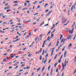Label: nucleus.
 <instances>
[{"mask_svg": "<svg viewBox=\"0 0 76 76\" xmlns=\"http://www.w3.org/2000/svg\"><path fill=\"white\" fill-rule=\"evenodd\" d=\"M62 23H65L66 22V18L64 17H63L62 18Z\"/></svg>", "mask_w": 76, "mask_h": 76, "instance_id": "obj_1", "label": "nucleus"}, {"mask_svg": "<svg viewBox=\"0 0 76 76\" xmlns=\"http://www.w3.org/2000/svg\"><path fill=\"white\" fill-rule=\"evenodd\" d=\"M54 48H53L52 49V51L50 55V57H51L53 55V53H54Z\"/></svg>", "mask_w": 76, "mask_h": 76, "instance_id": "obj_2", "label": "nucleus"}, {"mask_svg": "<svg viewBox=\"0 0 76 76\" xmlns=\"http://www.w3.org/2000/svg\"><path fill=\"white\" fill-rule=\"evenodd\" d=\"M72 37V36H71L70 35H69L68 37H67V39H70V38Z\"/></svg>", "mask_w": 76, "mask_h": 76, "instance_id": "obj_3", "label": "nucleus"}, {"mask_svg": "<svg viewBox=\"0 0 76 76\" xmlns=\"http://www.w3.org/2000/svg\"><path fill=\"white\" fill-rule=\"evenodd\" d=\"M66 60H67V59H66L65 60V61H64V66H65V67H66V65L67 64V63H66Z\"/></svg>", "mask_w": 76, "mask_h": 76, "instance_id": "obj_4", "label": "nucleus"}, {"mask_svg": "<svg viewBox=\"0 0 76 76\" xmlns=\"http://www.w3.org/2000/svg\"><path fill=\"white\" fill-rule=\"evenodd\" d=\"M42 36H43V35H42V34H41L40 35V36H39V38L40 41H41V39H42Z\"/></svg>", "mask_w": 76, "mask_h": 76, "instance_id": "obj_5", "label": "nucleus"}, {"mask_svg": "<svg viewBox=\"0 0 76 76\" xmlns=\"http://www.w3.org/2000/svg\"><path fill=\"white\" fill-rule=\"evenodd\" d=\"M10 7L9 6H8L7 7H6L5 8H4V10H6V9H10Z\"/></svg>", "mask_w": 76, "mask_h": 76, "instance_id": "obj_6", "label": "nucleus"}, {"mask_svg": "<svg viewBox=\"0 0 76 76\" xmlns=\"http://www.w3.org/2000/svg\"><path fill=\"white\" fill-rule=\"evenodd\" d=\"M69 23V21H68L67 22L66 24H65L64 25V26H66L67 24H68V23Z\"/></svg>", "mask_w": 76, "mask_h": 76, "instance_id": "obj_7", "label": "nucleus"}, {"mask_svg": "<svg viewBox=\"0 0 76 76\" xmlns=\"http://www.w3.org/2000/svg\"><path fill=\"white\" fill-rule=\"evenodd\" d=\"M19 62H17L15 63V64L14 65V66H17V65H18V64H19Z\"/></svg>", "mask_w": 76, "mask_h": 76, "instance_id": "obj_8", "label": "nucleus"}, {"mask_svg": "<svg viewBox=\"0 0 76 76\" xmlns=\"http://www.w3.org/2000/svg\"><path fill=\"white\" fill-rule=\"evenodd\" d=\"M62 42H63L64 43V39H62L60 43H62Z\"/></svg>", "mask_w": 76, "mask_h": 76, "instance_id": "obj_9", "label": "nucleus"}, {"mask_svg": "<svg viewBox=\"0 0 76 76\" xmlns=\"http://www.w3.org/2000/svg\"><path fill=\"white\" fill-rule=\"evenodd\" d=\"M44 53H45V50L44 49L43 50V52H42V56H43V55H44Z\"/></svg>", "mask_w": 76, "mask_h": 76, "instance_id": "obj_10", "label": "nucleus"}, {"mask_svg": "<svg viewBox=\"0 0 76 76\" xmlns=\"http://www.w3.org/2000/svg\"><path fill=\"white\" fill-rule=\"evenodd\" d=\"M58 44H59V41H58L57 42V44L56 45V47H57V46H58Z\"/></svg>", "mask_w": 76, "mask_h": 76, "instance_id": "obj_11", "label": "nucleus"}, {"mask_svg": "<svg viewBox=\"0 0 76 76\" xmlns=\"http://www.w3.org/2000/svg\"><path fill=\"white\" fill-rule=\"evenodd\" d=\"M51 68V65H50L49 67H48V70L49 71L50 70V68Z\"/></svg>", "mask_w": 76, "mask_h": 76, "instance_id": "obj_12", "label": "nucleus"}, {"mask_svg": "<svg viewBox=\"0 0 76 76\" xmlns=\"http://www.w3.org/2000/svg\"><path fill=\"white\" fill-rule=\"evenodd\" d=\"M6 61V58H4L3 59V61L4 62H5V61Z\"/></svg>", "mask_w": 76, "mask_h": 76, "instance_id": "obj_13", "label": "nucleus"}, {"mask_svg": "<svg viewBox=\"0 0 76 76\" xmlns=\"http://www.w3.org/2000/svg\"><path fill=\"white\" fill-rule=\"evenodd\" d=\"M51 30H50L49 31L48 33V34H47L48 36L49 34H50V33H51Z\"/></svg>", "mask_w": 76, "mask_h": 76, "instance_id": "obj_14", "label": "nucleus"}, {"mask_svg": "<svg viewBox=\"0 0 76 76\" xmlns=\"http://www.w3.org/2000/svg\"><path fill=\"white\" fill-rule=\"evenodd\" d=\"M69 34H72L73 33V31H72V30H70L69 31Z\"/></svg>", "mask_w": 76, "mask_h": 76, "instance_id": "obj_15", "label": "nucleus"}, {"mask_svg": "<svg viewBox=\"0 0 76 76\" xmlns=\"http://www.w3.org/2000/svg\"><path fill=\"white\" fill-rule=\"evenodd\" d=\"M13 3H14L15 4H16V3H18V2L17 1H13Z\"/></svg>", "mask_w": 76, "mask_h": 76, "instance_id": "obj_16", "label": "nucleus"}, {"mask_svg": "<svg viewBox=\"0 0 76 76\" xmlns=\"http://www.w3.org/2000/svg\"><path fill=\"white\" fill-rule=\"evenodd\" d=\"M44 23V22H43L42 23H41L40 25V26H41L42 25H43V24Z\"/></svg>", "mask_w": 76, "mask_h": 76, "instance_id": "obj_17", "label": "nucleus"}, {"mask_svg": "<svg viewBox=\"0 0 76 76\" xmlns=\"http://www.w3.org/2000/svg\"><path fill=\"white\" fill-rule=\"evenodd\" d=\"M65 48H66V46H64L63 47V49L62 50V51H64V49H65Z\"/></svg>", "mask_w": 76, "mask_h": 76, "instance_id": "obj_18", "label": "nucleus"}, {"mask_svg": "<svg viewBox=\"0 0 76 76\" xmlns=\"http://www.w3.org/2000/svg\"><path fill=\"white\" fill-rule=\"evenodd\" d=\"M58 64V63H56L55 64L54 66L56 67V66H57V65Z\"/></svg>", "mask_w": 76, "mask_h": 76, "instance_id": "obj_19", "label": "nucleus"}, {"mask_svg": "<svg viewBox=\"0 0 76 76\" xmlns=\"http://www.w3.org/2000/svg\"><path fill=\"white\" fill-rule=\"evenodd\" d=\"M47 58H46L45 59V60L44 61V63L45 64V62H46V61H47Z\"/></svg>", "mask_w": 76, "mask_h": 76, "instance_id": "obj_20", "label": "nucleus"}, {"mask_svg": "<svg viewBox=\"0 0 76 76\" xmlns=\"http://www.w3.org/2000/svg\"><path fill=\"white\" fill-rule=\"evenodd\" d=\"M51 45V42H50V44L48 45V47H50Z\"/></svg>", "mask_w": 76, "mask_h": 76, "instance_id": "obj_21", "label": "nucleus"}, {"mask_svg": "<svg viewBox=\"0 0 76 76\" xmlns=\"http://www.w3.org/2000/svg\"><path fill=\"white\" fill-rule=\"evenodd\" d=\"M53 69H52L51 70L50 75H52V74L53 73Z\"/></svg>", "mask_w": 76, "mask_h": 76, "instance_id": "obj_22", "label": "nucleus"}, {"mask_svg": "<svg viewBox=\"0 0 76 76\" xmlns=\"http://www.w3.org/2000/svg\"><path fill=\"white\" fill-rule=\"evenodd\" d=\"M62 66L63 67H65V65H64V63H62Z\"/></svg>", "mask_w": 76, "mask_h": 76, "instance_id": "obj_23", "label": "nucleus"}, {"mask_svg": "<svg viewBox=\"0 0 76 76\" xmlns=\"http://www.w3.org/2000/svg\"><path fill=\"white\" fill-rule=\"evenodd\" d=\"M31 20H30L26 22V23H28L29 22H31Z\"/></svg>", "mask_w": 76, "mask_h": 76, "instance_id": "obj_24", "label": "nucleus"}, {"mask_svg": "<svg viewBox=\"0 0 76 76\" xmlns=\"http://www.w3.org/2000/svg\"><path fill=\"white\" fill-rule=\"evenodd\" d=\"M38 28H37V29H34V31L35 32H36L38 30Z\"/></svg>", "mask_w": 76, "mask_h": 76, "instance_id": "obj_25", "label": "nucleus"}, {"mask_svg": "<svg viewBox=\"0 0 76 76\" xmlns=\"http://www.w3.org/2000/svg\"><path fill=\"white\" fill-rule=\"evenodd\" d=\"M47 40L48 41H49V40H50V36L48 37Z\"/></svg>", "mask_w": 76, "mask_h": 76, "instance_id": "obj_26", "label": "nucleus"}, {"mask_svg": "<svg viewBox=\"0 0 76 76\" xmlns=\"http://www.w3.org/2000/svg\"><path fill=\"white\" fill-rule=\"evenodd\" d=\"M29 35H27L26 37V39H27V38H29Z\"/></svg>", "mask_w": 76, "mask_h": 76, "instance_id": "obj_27", "label": "nucleus"}, {"mask_svg": "<svg viewBox=\"0 0 76 76\" xmlns=\"http://www.w3.org/2000/svg\"><path fill=\"white\" fill-rule=\"evenodd\" d=\"M41 69V68L39 67V68H38L37 69V72H38V70H40Z\"/></svg>", "mask_w": 76, "mask_h": 76, "instance_id": "obj_28", "label": "nucleus"}, {"mask_svg": "<svg viewBox=\"0 0 76 76\" xmlns=\"http://www.w3.org/2000/svg\"><path fill=\"white\" fill-rule=\"evenodd\" d=\"M72 45V44L71 43H70L69 45V47H71Z\"/></svg>", "mask_w": 76, "mask_h": 76, "instance_id": "obj_29", "label": "nucleus"}, {"mask_svg": "<svg viewBox=\"0 0 76 76\" xmlns=\"http://www.w3.org/2000/svg\"><path fill=\"white\" fill-rule=\"evenodd\" d=\"M42 59V56L40 55V60H41Z\"/></svg>", "mask_w": 76, "mask_h": 76, "instance_id": "obj_30", "label": "nucleus"}, {"mask_svg": "<svg viewBox=\"0 0 76 76\" xmlns=\"http://www.w3.org/2000/svg\"><path fill=\"white\" fill-rule=\"evenodd\" d=\"M48 5V4H46L44 6V7H45L46 6H47Z\"/></svg>", "mask_w": 76, "mask_h": 76, "instance_id": "obj_31", "label": "nucleus"}, {"mask_svg": "<svg viewBox=\"0 0 76 76\" xmlns=\"http://www.w3.org/2000/svg\"><path fill=\"white\" fill-rule=\"evenodd\" d=\"M52 12V11H50L48 13V15H49L50 14V13H51Z\"/></svg>", "mask_w": 76, "mask_h": 76, "instance_id": "obj_32", "label": "nucleus"}, {"mask_svg": "<svg viewBox=\"0 0 76 76\" xmlns=\"http://www.w3.org/2000/svg\"><path fill=\"white\" fill-rule=\"evenodd\" d=\"M73 7H74L73 6L71 8V10H73Z\"/></svg>", "mask_w": 76, "mask_h": 76, "instance_id": "obj_33", "label": "nucleus"}, {"mask_svg": "<svg viewBox=\"0 0 76 76\" xmlns=\"http://www.w3.org/2000/svg\"><path fill=\"white\" fill-rule=\"evenodd\" d=\"M61 59H59V61H58V63H60V62H61Z\"/></svg>", "mask_w": 76, "mask_h": 76, "instance_id": "obj_34", "label": "nucleus"}, {"mask_svg": "<svg viewBox=\"0 0 76 76\" xmlns=\"http://www.w3.org/2000/svg\"><path fill=\"white\" fill-rule=\"evenodd\" d=\"M48 56V53H47V54L45 55V57H47Z\"/></svg>", "mask_w": 76, "mask_h": 76, "instance_id": "obj_35", "label": "nucleus"}, {"mask_svg": "<svg viewBox=\"0 0 76 76\" xmlns=\"http://www.w3.org/2000/svg\"><path fill=\"white\" fill-rule=\"evenodd\" d=\"M44 45H45V44L44 43H43L42 45V47L43 48V47H44Z\"/></svg>", "mask_w": 76, "mask_h": 76, "instance_id": "obj_36", "label": "nucleus"}, {"mask_svg": "<svg viewBox=\"0 0 76 76\" xmlns=\"http://www.w3.org/2000/svg\"><path fill=\"white\" fill-rule=\"evenodd\" d=\"M10 9H8V10H7V12H10Z\"/></svg>", "mask_w": 76, "mask_h": 76, "instance_id": "obj_37", "label": "nucleus"}, {"mask_svg": "<svg viewBox=\"0 0 76 76\" xmlns=\"http://www.w3.org/2000/svg\"><path fill=\"white\" fill-rule=\"evenodd\" d=\"M32 56V54H30L29 55H28V57H30V56Z\"/></svg>", "mask_w": 76, "mask_h": 76, "instance_id": "obj_38", "label": "nucleus"}, {"mask_svg": "<svg viewBox=\"0 0 76 76\" xmlns=\"http://www.w3.org/2000/svg\"><path fill=\"white\" fill-rule=\"evenodd\" d=\"M56 72H58V68H56Z\"/></svg>", "mask_w": 76, "mask_h": 76, "instance_id": "obj_39", "label": "nucleus"}, {"mask_svg": "<svg viewBox=\"0 0 76 76\" xmlns=\"http://www.w3.org/2000/svg\"><path fill=\"white\" fill-rule=\"evenodd\" d=\"M38 15V13L37 12V13L35 14H34V16H36V15Z\"/></svg>", "mask_w": 76, "mask_h": 76, "instance_id": "obj_40", "label": "nucleus"}, {"mask_svg": "<svg viewBox=\"0 0 76 76\" xmlns=\"http://www.w3.org/2000/svg\"><path fill=\"white\" fill-rule=\"evenodd\" d=\"M63 55H61L60 59H62V57H63Z\"/></svg>", "mask_w": 76, "mask_h": 76, "instance_id": "obj_41", "label": "nucleus"}, {"mask_svg": "<svg viewBox=\"0 0 76 76\" xmlns=\"http://www.w3.org/2000/svg\"><path fill=\"white\" fill-rule=\"evenodd\" d=\"M34 72H33L32 73L31 76H33L34 75Z\"/></svg>", "mask_w": 76, "mask_h": 76, "instance_id": "obj_42", "label": "nucleus"}, {"mask_svg": "<svg viewBox=\"0 0 76 76\" xmlns=\"http://www.w3.org/2000/svg\"><path fill=\"white\" fill-rule=\"evenodd\" d=\"M3 14L1 13L0 14V16H3Z\"/></svg>", "mask_w": 76, "mask_h": 76, "instance_id": "obj_43", "label": "nucleus"}, {"mask_svg": "<svg viewBox=\"0 0 76 76\" xmlns=\"http://www.w3.org/2000/svg\"><path fill=\"white\" fill-rule=\"evenodd\" d=\"M12 56H11V58L12 59V58H13V57H14V56L12 55Z\"/></svg>", "mask_w": 76, "mask_h": 76, "instance_id": "obj_44", "label": "nucleus"}, {"mask_svg": "<svg viewBox=\"0 0 76 76\" xmlns=\"http://www.w3.org/2000/svg\"><path fill=\"white\" fill-rule=\"evenodd\" d=\"M41 19V18H40L38 19H37V21H38L39 20H40V19Z\"/></svg>", "mask_w": 76, "mask_h": 76, "instance_id": "obj_45", "label": "nucleus"}, {"mask_svg": "<svg viewBox=\"0 0 76 76\" xmlns=\"http://www.w3.org/2000/svg\"><path fill=\"white\" fill-rule=\"evenodd\" d=\"M18 4H16L15 5H13V6L14 7V6H17V5H18Z\"/></svg>", "mask_w": 76, "mask_h": 76, "instance_id": "obj_46", "label": "nucleus"}, {"mask_svg": "<svg viewBox=\"0 0 76 76\" xmlns=\"http://www.w3.org/2000/svg\"><path fill=\"white\" fill-rule=\"evenodd\" d=\"M18 22H20V19H19L18 20Z\"/></svg>", "mask_w": 76, "mask_h": 76, "instance_id": "obj_47", "label": "nucleus"}, {"mask_svg": "<svg viewBox=\"0 0 76 76\" xmlns=\"http://www.w3.org/2000/svg\"><path fill=\"white\" fill-rule=\"evenodd\" d=\"M11 55H12L14 57H15V56H16V54H13V55L12 54H11Z\"/></svg>", "mask_w": 76, "mask_h": 76, "instance_id": "obj_48", "label": "nucleus"}, {"mask_svg": "<svg viewBox=\"0 0 76 76\" xmlns=\"http://www.w3.org/2000/svg\"><path fill=\"white\" fill-rule=\"evenodd\" d=\"M62 37H63V35H61L60 37V39H61V38H62Z\"/></svg>", "mask_w": 76, "mask_h": 76, "instance_id": "obj_49", "label": "nucleus"}, {"mask_svg": "<svg viewBox=\"0 0 76 76\" xmlns=\"http://www.w3.org/2000/svg\"><path fill=\"white\" fill-rule=\"evenodd\" d=\"M26 48H27L26 47L23 49V50H26Z\"/></svg>", "mask_w": 76, "mask_h": 76, "instance_id": "obj_50", "label": "nucleus"}, {"mask_svg": "<svg viewBox=\"0 0 76 76\" xmlns=\"http://www.w3.org/2000/svg\"><path fill=\"white\" fill-rule=\"evenodd\" d=\"M20 8H22V7L20 6L18 8V9H20Z\"/></svg>", "mask_w": 76, "mask_h": 76, "instance_id": "obj_51", "label": "nucleus"}, {"mask_svg": "<svg viewBox=\"0 0 76 76\" xmlns=\"http://www.w3.org/2000/svg\"><path fill=\"white\" fill-rule=\"evenodd\" d=\"M9 71V70H7L5 71L4 72V73H6V72H7V71Z\"/></svg>", "mask_w": 76, "mask_h": 76, "instance_id": "obj_52", "label": "nucleus"}, {"mask_svg": "<svg viewBox=\"0 0 76 76\" xmlns=\"http://www.w3.org/2000/svg\"><path fill=\"white\" fill-rule=\"evenodd\" d=\"M64 67H63L62 71H63V70H64Z\"/></svg>", "mask_w": 76, "mask_h": 76, "instance_id": "obj_53", "label": "nucleus"}, {"mask_svg": "<svg viewBox=\"0 0 76 76\" xmlns=\"http://www.w3.org/2000/svg\"><path fill=\"white\" fill-rule=\"evenodd\" d=\"M6 23H7V22H4L2 23L3 24H6Z\"/></svg>", "mask_w": 76, "mask_h": 76, "instance_id": "obj_54", "label": "nucleus"}, {"mask_svg": "<svg viewBox=\"0 0 76 76\" xmlns=\"http://www.w3.org/2000/svg\"><path fill=\"white\" fill-rule=\"evenodd\" d=\"M40 7V6L39 5V6H37V8L38 9H39V8Z\"/></svg>", "mask_w": 76, "mask_h": 76, "instance_id": "obj_55", "label": "nucleus"}, {"mask_svg": "<svg viewBox=\"0 0 76 76\" xmlns=\"http://www.w3.org/2000/svg\"><path fill=\"white\" fill-rule=\"evenodd\" d=\"M48 24H47L44 25V26H48Z\"/></svg>", "mask_w": 76, "mask_h": 76, "instance_id": "obj_56", "label": "nucleus"}, {"mask_svg": "<svg viewBox=\"0 0 76 76\" xmlns=\"http://www.w3.org/2000/svg\"><path fill=\"white\" fill-rule=\"evenodd\" d=\"M50 19H51V17H50L48 19V21H50Z\"/></svg>", "mask_w": 76, "mask_h": 76, "instance_id": "obj_57", "label": "nucleus"}, {"mask_svg": "<svg viewBox=\"0 0 76 76\" xmlns=\"http://www.w3.org/2000/svg\"><path fill=\"white\" fill-rule=\"evenodd\" d=\"M45 42H47V40H44L43 43L45 44Z\"/></svg>", "mask_w": 76, "mask_h": 76, "instance_id": "obj_58", "label": "nucleus"}, {"mask_svg": "<svg viewBox=\"0 0 76 76\" xmlns=\"http://www.w3.org/2000/svg\"><path fill=\"white\" fill-rule=\"evenodd\" d=\"M26 68H27V69H29V68H30V67L27 66Z\"/></svg>", "mask_w": 76, "mask_h": 76, "instance_id": "obj_59", "label": "nucleus"}, {"mask_svg": "<svg viewBox=\"0 0 76 76\" xmlns=\"http://www.w3.org/2000/svg\"><path fill=\"white\" fill-rule=\"evenodd\" d=\"M18 41V39H16V40H14V42H17Z\"/></svg>", "mask_w": 76, "mask_h": 76, "instance_id": "obj_60", "label": "nucleus"}, {"mask_svg": "<svg viewBox=\"0 0 76 76\" xmlns=\"http://www.w3.org/2000/svg\"><path fill=\"white\" fill-rule=\"evenodd\" d=\"M39 52H36V54H39Z\"/></svg>", "mask_w": 76, "mask_h": 76, "instance_id": "obj_61", "label": "nucleus"}, {"mask_svg": "<svg viewBox=\"0 0 76 76\" xmlns=\"http://www.w3.org/2000/svg\"><path fill=\"white\" fill-rule=\"evenodd\" d=\"M51 60H49V61H48V63H50V62H51Z\"/></svg>", "mask_w": 76, "mask_h": 76, "instance_id": "obj_62", "label": "nucleus"}, {"mask_svg": "<svg viewBox=\"0 0 76 76\" xmlns=\"http://www.w3.org/2000/svg\"><path fill=\"white\" fill-rule=\"evenodd\" d=\"M26 3H29L30 2L29 1H26Z\"/></svg>", "mask_w": 76, "mask_h": 76, "instance_id": "obj_63", "label": "nucleus"}, {"mask_svg": "<svg viewBox=\"0 0 76 76\" xmlns=\"http://www.w3.org/2000/svg\"><path fill=\"white\" fill-rule=\"evenodd\" d=\"M23 69H20L19 70L20 72H22V71H23Z\"/></svg>", "mask_w": 76, "mask_h": 76, "instance_id": "obj_64", "label": "nucleus"}]
</instances>
